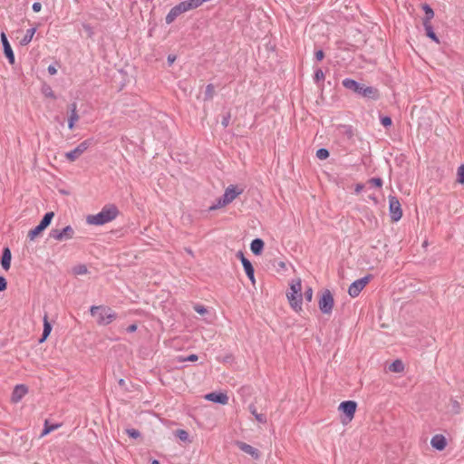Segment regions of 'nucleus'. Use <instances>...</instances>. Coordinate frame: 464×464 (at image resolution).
I'll return each instance as SVG.
<instances>
[{
  "instance_id": "nucleus-1",
  "label": "nucleus",
  "mask_w": 464,
  "mask_h": 464,
  "mask_svg": "<svg viewBox=\"0 0 464 464\" xmlns=\"http://www.w3.org/2000/svg\"><path fill=\"white\" fill-rule=\"evenodd\" d=\"M342 84L347 90H351L353 92L373 101L380 98L379 90L372 86H365L353 79L345 78L343 80Z\"/></svg>"
},
{
  "instance_id": "nucleus-2",
  "label": "nucleus",
  "mask_w": 464,
  "mask_h": 464,
  "mask_svg": "<svg viewBox=\"0 0 464 464\" xmlns=\"http://www.w3.org/2000/svg\"><path fill=\"white\" fill-rule=\"evenodd\" d=\"M119 210L114 205H107L96 215H89L86 221L90 225L102 226L117 218Z\"/></svg>"
},
{
  "instance_id": "nucleus-3",
  "label": "nucleus",
  "mask_w": 464,
  "mask_h": 464,
  "mask_svg": "<svg viewBox=\"0 0 464 464\" xmlns=\"http://www.w3.org/2000/svg\"><path fill=\"white\" fill-rule=\"evenodd\" d=\"M92 316H97V324L108 325L117 318V314L109 306L92 305L90 309Z\"/></svg>"
},
{
  "instance_id": "nucleus-4",
  "label": "nucleus",
  "mask_w": 464,
  "mask_h": 464,
  "mask_svg": "<svg viewBox=\"0 0 464 464\" xmlns=\"http://www.w3.org/2000/svg\"><path fill=\"white\" fill-rule=\"evenodd\" d=\"M290 292L286 294L287 299L289 301L290 306L295 311L299 312L302 310V285L301 280L297 279L295 281H292L290 285Z\"/></svg>"
},
{
  "instance_id": "nucleus-5",
  "label": "nucleus",
  "mask_w": 464,
  "mask_h": 464,
  "mask_svg": "<svg viewBox=\"0 0 464 464\" xmlns=\"http://www.w3.org/2000/svg\"><path fill=\"white\" fill-rule=\"evenodd\" d=\"M334 304V296L330 290L323 291L318 302L320 311L324 314H331Z\"/></svg>"
},
{
  "instance_id": "nucleus-6",
  "label": "nucleus",
  "mask_w": 464,
  "mask_h": 464,
  "mask_svg": "<svg viewBox=\"0 0 464 464\" xmlns=\"http://www.w3.org/2000/svg\"><path fill=\"white\" fill-rule=\"evenodd\" d=\"M92 139H87L82 141L74 150L65 153V158L73 162L78 160L92 145H93Z\"/></svg>"
},
{
  "instance_id": "nucleus-7",
  "label": "nucleus",
  "mask_w": 464,
  "mask_h": 464,
  "mask_svg": "<svg viewBox=\"0 0 464 464\" xmlns=\"http://www.w3.org/2000/svg\"><path fill=\"white\" fill-rule=\"evenodd\" d=\"M356 408L357 403L353 401H345L340 403L338 409L344 413L346 419L343 420V423H347L353 419Z\"/></svg>"
},
{
  "instance_id": "nucleus-8",
  "label": "nucleus",
  "mask_w": 464,
  "mask_h": 464,
  "mask_svg": "<svg viewBox=\"0 0 464 464\" xmlns=\"http://www.w3.org/2000/svg\"><path fill=\"white\" fill-rule=\"evenodd\" d=\"M389 210L392 221L397 222L402 217V210L399 199L394 196H389Z\"/></svg>"
},
{
  "instance_id": "nucleus-9",
  "label": "nucleus",
  "mask_w": 464,
  "mask_h": 464,
  "mask_svg": "<svg viewBox=\"0 0 464 464\" xmlns=\"http://www.w3.org/2000/svg\"><path fill=\"white\" fill-rule=\"evenodd\" d=\"M50 237L58 241L68 240L73 237L74 230L71 226H66L62 230L52 229L50 232Z\"/></svg>"
},
{
  "instance_id": "nucleus-10",
  "label": "nucleus",
  "mask_w": 464,
  "mask_h": 464,
  "mask_svg": "<svg viewBox=\"0 0 464 464\" xmlns=\"http://www.w3.org/2000/svg\"><path fill=\"white\" fill-rule=\"evenodd\" d=\"M372 276H366L362 278H360L356 281H354L348 289V294L352 297H356L360 295L362 290L366 286V285L370 282Z\"/></svg>"
},
{
  "instance_id": "nucleus-11",
  "label": "nucleus",
  "mask_w": 464,
  "mask_h": 464,
  "mask_svg": "<svg viewBox=\"0 0 464 464\" xmlns=\"http://www.w3.org/2000/svg\"><path fill=\"white\" fill-rule=\"evenodd\" d=\"M185 12H188L187 7H186L184 2H180L179 4H178L177 5L172 7L170 9V11L169 12V14L166 15V17H165L166 24H172L177 19L178 16H179L180 14H182Z\"/></svg>"
},
{
  "instance_id": "nucleus-12",
  "label": "nucleus",
  "mask_w": 464,
  "mask_h": 464,
  "mask_svg": "<svg viewBox=\"0 0 464 464\" xmlns=\"http://www.w3.org/2000/svg\"><path fill=\"white\" fill-rule=\"evenodd\" d=\"M242 192V188L239 189L237 186L230 185L226 188L222 197L224 198L225 202H228L230 204Z\"/></svg>"
},
{
  "instance_id": "nucleus-13",
  "label": "nucleus",
  "mask_w": 464,
  "mask_h": 464,
  "mask_svg": "<svg viewBox=\"0 0 464 464\" xmlns=\"http://www.w3.org/2000/svg\"><path fill=\"white\" fill-rule=\"evenodd\" d=\"M1 42H2V44L4 47L5 55L8 59V62L11 64H14V54L12 47H11L5 33L1 34Z\"/></svg>"
},
{
  "instance_id": "nucleus-14",
  "label": "nucleus",
  "mask_w": 464,
  "mask_h": 464,
  "mask_svg": "<svg viewBox=\"0 0 464 464\" xmlns=\"http://www.w3.org/2000/svg\"><path fill=\"white\" fill-rule=\"evenodd\" d=\"M208 401L220 403V404H227L228 396L223 392H210L205 396Z\"/></svg>"
},
{
  "instance_id": "nucleus-15",
  "label": "nucleus",
  "mask_w": 464,
  "mask_h": 464,
  "mask_svg": "<svg viewBox=\"0 0 464 464\" xmlns=\"http://www.w3.org/2000/svg\"><path fill=\"white\" fill-rule=\"evenodd\" d=\"M28 390L25 385H16L12 392V401L18 402L27 393Z\"/></svg>"
},
{
  "instance_id": "nucleus-16",
  "label": "nucleus",
  "mask_w": 464,
  "mask_h": 464,
  "mask_svg": "<svg viewBox=\"0 0 464 464\" xmlns=\"http://www.w3.org/2000/svg\"><path fill=\"white\" fill-rule=\"evenodd\" d=\"M237 445L242 451L251 455L253 458L257 459L259 457L258 450L256 448L252 447L251 445L243 441H237Z\"/></svg>"
},
{
  "instance_id": "nucleus-17",
  "label": "nucleus",
  "mask_w": 464,
  "mask_h": 464,
  "mask_svg": "<svg viewBox=\"0 0 464 464\" xmlns=\"http://www.w3.org/2000/svg\"><path fill=\"white\" fill-rule=\"evenodd\" d=\"M11 259L12 254L11 250L8 247H5L3 249L2 256H1V266L2 267L7 271L11 266Z\"/></svg>"
},
{
  "instance_id": "nucleus-18",
  "label": "nucleus",
  "mask_w": 464,
  "mask_h": 464,
  "mask_svg": "<svg viewBox=\"0 0 464 464\" xmlns=\"http://www.w3.org/2000/svg\"><path fill=\"white\" fill-rule=\"evenodd\" d=\"M430 444L434 449L443 450L447 446V440L443 435H435L431 439Z\"/></svg>"
},
{
  "instance_id": "nucleus-19",
  "label": "nucleus",
  "mask_w": 464,
  "mask_h": 464,
  "mask_svg": "<svg viewBox=\"0 0 464 464\" xmlns=\"http://www.w3.org/2000/svg\"><path fill=\"white\" fill-rule=\"evenodd\" d=\"M242 265L244 266L247 277L252 281V283H255L254 267L251 262L247 258H246L245 256H242Z\"/></svg>"
},
{
  "instance_id": "nucleus-20",
  "label": "nucleus",
  "mask_w": 464,
  "mask_h": 464,
  "mask_svg": "<svg viewBox=\"0 0 464 464\" xmlns=\"http://www.w3.org/2000/svg\"><path fill=\"white\" fill-rule=\"evenodd\" d=\"M264 241L260 238L254 239L250 244V249L255 255H260L264 248Z\"/></svg>"
},
{
  "instance_id": "nucleus-21",
  "label": "nucleus",
  "mask_w": 464,
  "mask_h": 464,
  "mask_svg": "<svg viewBox=\"0 0 464 464\" xmlns=\"http://www.w3.org/2000/svg\"><path fill=\"white\" fill-rule=\"evenodd\" d=\"M422 9L425 13V16L422 20V24H430L434 17V11L428 4L422 5Z\"/></svg>"
},
{
  "instance_id": "nucleus-22",
  "label": "nucleus",
  "mask_w": 464,
  "mask_h": 464,
  "mask_svg": "<svg viewBox=\"0 0 464 464\" xmlns=\"http://www.w3.org/2000/svg\"><path fill=\"white\" fill-rule=\"evenodd\" d=\"M51 331H52V325L48 321L47 314H45L44 317V330H43L42 338L40 339V342L45 341L46 338L50 335Z\"/></svg>"
},
{
  "instance_id": "nucleus-23",
  "label": "nucleus",
  "mask_w": 464,
  "mask_h": 464,
  "mask_svg": "<svg viewBox=\"0 0 464 464\" xmlns=\"http://www.w3.org/2000/svg\"><path fill=\"white\" fill-rule=\"evenodd\" d=\"M248 410L251 412V414L255 416V419L256 420V421H258L259 423H266V415L262 414V413H258L257 411H256V406L254 404H250L248 406Z\"/></svg>"
},
{
  "instance_id": "nucleus-24",
  "label": "nucleus",
  "mask_w": 464,
  "mask_h": 464,
  "mask_svg": "<svg viewBox=\"0 0 464 464\" xmlns=\"http://www.w3.org/2000/svg\"><path fill=\"white\" fill-rule=\"evenodd\" d=\"M423 24V27L425 29L426 35L429 38H430L432 41H434L436 43H439L440 41H439L436 34L433 31V27L431 25V23H430V24Z\"/></svg>"
},
{
  "instance_id": "nucleus-25",
  "label": "nucleus",
  "mask_w": 464,
  "mask_h": 464,
  "mask_svg": "<svg viewBox=\"0 0 464 464\" xmlns=\"http://www.w3.org/2000/svg\"><path fill=\"white\" fill-rule=\"evenodd\" d=\"M53 217H54L53 212L45 213V215L43 217L42 220L40 221L39 226L41 227H43L44 229H45L51 224Z\"/></svg>"
},
{
  "instance_id": "nucleus-26",
  "label": "nucleus",
  "mask_w": 464,
  "mask_h": 464,
  "mask_svg": "<svg viewBox=\"0 0 464 464\" xmlns=\"http://www.w3.org/2000/svg\"><path fill=\"white\" fill-rule=\"evenodd\" d=\"M183 2L187 7V10L189 11L199 7L204 2H207V0H187Z\"/></svg>"
},
{
  "instance_id": "nucleus-27",
  "label": "nucleus",
  "mask_w": 464,
  "mask_h": 464,
  "mask_svg": "<svg viewBox=\"0 0 464 464\" xmlns=\"http://www.w3.org/2000/svg\"><path fill=\"white\" fill-rule=\"evenodd\" d=\"M35 32H36V28H34H34H30V29H28V30L26 31V33H25V35H24V36L23 37V39L21 40V44H22V45H26V44H28L32 41V39H33V37H34V35Z\"/></svg>"
},
{
  "instance_id": "nucleus-28",
  "label": "nucleus",
  "mask_w": 464,
  "mask_h": 464,
  "mask_svg": "<svg viewBox=\"0 0 464 464\" xmlns=\"http://www.w3.org/2000/svg\"><path fill=\"white\" fill-rule=\"evenodd\" d=\"M389 370L392 372H401L404 370V365L401 360H395L390 364Z\"/></svg>"
},
{
  "instance_id": "nucleus-29",
  "label": "nucleus",
  "mask_w": 464,
  "mask_h": 464,
  "mask_svg": "<svg viewBox=\"0 0 464 464\" xmlns=\"http://www.w3.org/2000/svg\"><path fill=\"white\" fill-rule=\"evenodd\" d=\"M228 204H229V203H228V202H225V201H224V198H223V197H221V198H218V199H217V201H216V203H215V204H213L212 206H210V207L208 208V210H209V211H214V210H217V209H218V208H223V207H225V206H227V205H228Z\"/></svg>"
},
{
  "instance_id": "nucleus-30",
  "label": "nucleus",
  "mask_w": 464,
  "mask_h": 464,
  "mask_svg": "<svg viewBox=\"0 0 464 464\" xmlns=\"http://www.w3.org/2000/svg\"><path fill=\"white\" fill-rule=\"evenodd\" d=\"M44 229L41 227L39 225H37L34 228L31 229L28 232V238L30 240H34L37 236H39Z\"/></svg>"
},
{
  "instance_id": "nucleus-31",
  "label": "nucleus",
  "mask_w": 464,
  "mask_h": 464,
  "mask_svg": "<svg viewBox=\"0 0 464 464\" xmlns=\"http://www.w3.org/2000/svg\"><path fill=\"white\" fill-rule=\"evenodd\" d=\"M80 117L77 111L71 112V115L68 119V128L72 130L74 128L75 123L79 121Z\"/></svg>"
},
{
  "instance_id": "nucleus-32",
  "label": "nucleus",
  "mask_w": 464,
  "mask_h": 464,
  "mask_svg": "<svg viewBox=\"0 0 464 464\" xmlns=\"http://www.w3.org/2000/svg\"><path fill=\"white\" fill-rule=\"evenodd\" d=\"M215 94V87L212 83H209L206 86L205 91V101L211 100Z\"/></svg>"
},
{
  "instance_id": "nucleus-33",
  "label": "nucleus",
  "mask_w": 464,
  "mask_h": 464,
  "mask_svg": "<svg viewBox=\"0 0 464 464\" xmlns=\"http://www.w3.org/2000/svg\"><path fill=\"white\" fill-rule=\"evenodd\" d=\"M59 426V424H49L48 420H45L44 429L42 432V436L47 435L51 431L56 430Z\"/></svg>"
},
{
  "instance_id": "nucleus-34",
  "label": "nucleus",
  "mask_w": 464,
  "mask_h": 464,
  "mask_svg": "<svg viewBox=\"0 0 464 464\" xmlns=\"http://www.w3.org/2000/svg\"><path fill=\"white\" fill-rule=\"evenodd\" d=\"M42 92H43V94L45 97H49V98H52V99H56V96H55L53 91L52 90V88L49 85H44L43 87Z\"/></svg>"
},
{
  "instance_id": "nucleus-35",
  "label": "nucleus",
  "mask_w": 464,
  "mask_h": 464,
  "mask_svg": "<svg viewBox=\"0 0 464 464\" xmlns=\"http://www.w3.org/2000/svg\"><path fill=\"white\" fill-rule=\"evenodd\" d=\"M329 151L328 150L326 149H319L317 151H316V157L321 160H326L328 157H329Z\"/></svg>"
},
{
  "instance_id": "nucleus-36",
  "label": "nucleus",
  "mask_w": 464,
  "mask_h": 464,
  "mask_svg": "<svg viewBox=\"0 0 464 464\" xmlns=\"http://www.w3.org/2000/svg\"><path fill=\"white\" fill-rule=\"evenodd\" d=\"M314 79L316 82L324 81V73L322 69L318 68L315 70Z\"/></svg>"
},
{
  "instance_id": "nucleus-37",
  "label": "nucleus",
  "mask_w": 464,
  "mask_h": 464,
  "mask_svg": "<svg viewBox=\"0 0 464 464\" xmlns=\"http://www.w3.org/2000/svg\"><path fill=\"white\" fill-rule=\"evenodd\" d=\"M458 179L457 181L460 184H464V164L458 168Z\"/></svg>"
},
{
  "instance_id": "nucleus-38",
  "label": "nucleus",
  "mask_w": 464,
  "mask_h": 464,
  "mask_svg": "<svg viewBox=\"0 0 464 464\" xmlns=\"http://www.w3.org/2000/svg\"><path fill=\"white\" fill-rule=\"evenodd\" d=\"M368 183L376 188H382V179L381 178H372L368 180Z\"/></svg>"
},
{
  "instance_id": "nucleus-39",
  "label": "nucleus",
  "mask_w": 464,
  "mask_h": 464,
  "mask_svg": "<svg viewBox=\"0 0 464 464\" xmlns=\"http://www.w3.org/2000/svg\"><path fill=\"white\" fill-rule=\"evenodd\" d=\"M176 435L182 441H186L188 439V433L184 430H177Z\"/></svg>"
},
{
  "instance_id": "nucleus-40",
  "label": "nucleus",
  "mask_w": 464,
  "mask_h": 464,
  "mask_svg": "<svg viewBox=\"0 0 464 464\" xmlns=\"http://www.w3.org/2000/svg\"><path fill=\"white\" fill-rule=\"evenodd\" d=\"M126 433L132 439H138L140 437V432L136 429H127Z\"/></svg>"
},
{
  "instance_id": "nucleus-41",
  "label": "nucleus",
  "mask_w": 464,
  "mask_h": 464,
  "mask_svg": "<svg viewBox=\"0 0 464 464\" xmlns=\"http://www.w3.org/2000/svg\"><path fill=\"white\" fill-rule=\"evenodd\" d=\"M381 122L385 128L391 127L392 124V121L389 116H382Z\"/></svg>"
},
{
  "instance_id": "nucleus-42",
  "label": "nucleus",
  "mask_w": 464,
  "mask_h": 464,
  "mask_svg": "<svg viewBox=\"0 0 464 464\" xmlns=\"http://www.w3.org/2000/svg\"><path fill=\"white\" fill-rule=\"evenodd\" d=\"M230 118H231V113L230 111L227 112L224 116H223V119L221 121V124L224 128H227L228 125H229V121H230Z\"/></svg>"
},
{
  "instance_id": "nucleus-43",
  "label": "nucleus",
  "mask_w": 464,
  "mask_h": 464,
  "mask_svg": "<svg viewBox=\"0 0 464 464\" xmlns=\"http://www.w3.org/2000/svg\"><path fill=\"white\" fill-rule=\"evenodd\" d=\"M304 296L305 298V300L307 302H311L312 299H313V289L312 287H307L305 290H304Z\"/></svg>"
},
{
  "instance_id": "nucleus-44",
  "label": "nucleus",
  "mask_w": 464,
  "mask_h": 464,
  "mask_svg": "<svg viewBox=\"0 0 464 464\" xmlns=\"http://www.w3.org/2000/svg\"><path fill=\"white\" fill-rule=\"evenodd\" d=\"M87 267L83 265L75 267L74 272L77 275H84L87 273Z\"/></svg>"
},
{
  "instance_id": "nucleus-45",
  "label": "nucleus",
  "mask_w": 464,
  "mask_h": 464,
  "mask_svg": "<svg viewBox=\"0 0 464 464\" xmlns=\"http://www.w3.org/2000/svg\"><path fill=\"white\" fill-rule=\"evenodd\" d=\"M194 310H195L198 314H202V315H203V314H207V312H208V311H207V309L205 308V306H203V305H201V304H196V305L194 306Z\"/></svg>"
},
{
  "instance_id": "nucleus-46",
  "label": "nucleus",
  "mask_w": 464,
  "mask_h": 464,
  "mask_svg": "<svg viewBox=\"0 0 464 464\" xmlns=\"http://www.w3.org/2000/svg\"><path fill=\"white\" fill-rule=\"evenodd\" d=\"M7 287V282L4 276H0V292L5 291Z\"/></svg>"
},
{
  "instance_id": "nucleus-47",
  "label": "nucleus",
  "mask_w": 464,
  "mask_h": 464,
  "mask_svg": "<svg viewBox=\"0 0 464 464\" xmlns=\"http://www.w3.org/2000/svg\"><path fill=\"white\" fill-rule=\"evenodd\" d=\"M451 405H452V411H453L455 413H459V410H460V405H459V403L457 401H451Z\"/></svg>"
},
{
  "instance_id": "nucleus-48",
  "label": "nucleus",
  "mask_w": 464,
  "mask_h": 464,
  "mask_svg": "<svg viewBox=\"0 0 464 464\" xmlns=\"http://www.w3.org/2000/svg\"><path fill=\"white\" fill-rule=\"evenodd\" d=\"M314 57L317 61H322L324 58V53L323 50H318L314 53Z\"/></svg>"
},
{
  "instance_id": "nucleus-49",
  "label": "nucleus",
  "mask_w": 464,
  "mask_h": 464,
  "mask_svg": "<svg viewBox=\"0 0 464 464\" xmlns=\"http://www.w3.org/2000/svg\"><path fill=\"white\" fill-rule=\"evenodd\" d=\"M32 8H33L34 12L38 13L42 9V5L39 2H35L33 4Z\"/></svg>"
},
{
  "instance_id": "nucleus-50",
  "label": "nucleus",
  "mask_w": 464,
  "mask_h": 464,
  "mask_svg": "<svg viewBox=\"0 0 464 464\" xmlns=\"http://www.w3.org/2000/svg\"><path fill=\"white\" fill-rule=\"evenodd\" d=\"M47 71L51 75H54L57 73V69L54 65H49Z\"/></svg>"
},
{
  "instance_id": "nucleus-51",
  "label": "nucleus",
  "mask_w": 464,
  "mask_h": 464,
  "mask_svg": "<svg viewBox=\"0 0 464 464\" xmlns=\"http://www.w3.org/2000/svg\"><path fill=\"white\" fill-rule=\"evenodd\" d=\"M137 330V324H132L127 327V332L133 333Z\"/></svg>"
},
{
  "instance_id": "nucleus-52",
  "label": "nucleus",
  "mask_w": 464,
  "mask_h": 464,
  "mask_svg": "<svg viewBox=\"0 0 464 464\" xmlns=\"http://www.w3.org/2000/svg\"><path fill=\"white\" fill-rule=\"evenodd\" d=\"M69 109H70L71 112L77 111V104H76V102H72V104H70Z\"/></svg>"
},
{
  "instance_id": "nucleus-53",
  "label": "nucleus",
  "mask_w": 464,
  "mask_h": 464,
  "mask_svg": "<svg viewBox=\"0 0 464 464\" xmlns=\"http://www.w3.org/2000/svg\"><path fill=\"white\" fill-rule=\"evenodd\" d=\"M186 360L189 362H195L198 360V356L196 354H190Z\"/></svg>"
},
{
  "instance_id": "nucleus-54",
  "label": "nucleus",
  "mask_w": 464,
  "mask_h": 464,
  "mask_svg": "<svg viewBox=\"0 0 464 464\" xmlns=\"http://www.w3.org/2000/svg\"><path fill=\"white\" fill-rule=\"evenodd\" d=\"M276 266L281 269H285V263L283 261L276 262Z\"/></svg>"
},
{
  "instance_id": "nucleus-55",
  "label": "nucleus",
  "mask_w": 464,
  "mask_h": 464,
  "mask_svg": "<svg viewBox=\"0 0 464 464\" xmlns=\"http://www.w3.org/2000/svg\"><path fill=\"white\" fill-rule=\"evenodd\" d=\"M362 188H363V185L362 184H357L356 187H355V192L356 193H360Z\"/></svg>"
},
{
  "instance_id": "nucleus-56",
  "label": "nucleus",
  "mask_w": 464,
  "mask_h": 464,
  "mask_svg": "<svg viewBox=\"0 0 464 464\" xmlns=\"http://www.w3.org/2000/svg\"><path fill=\"white\" fill-rule=\"evenodd\" d=\"M242 256H244V254L241 251H238L237 254V256L239 257V259L241 261H242Z\"/></svg>"
},
{
  "instance_id": "nucleus-57",
  "label": "nucleus",
  "mask_w": 464,
  "mask_h": 464,
  "mask_svg": "<svg viewBox=\"0 0 464 464\" xmlns=\"http://www.w3.org/2000/svg\"><path fill=\"white\" fill-rule=\"evenodd\" d=\"M174 60H175V57H173V58H172L171 56H169V57H168V61H169V63H173V62H174Z\"/></svg>"
},
{
  "instance_id": "nucleus-58",
  "label": "nucleus",
  "mask_w": 464,
  "mask_h": 464,
  "mask_svg": "<svg viewBox=\"0 0 464 464\" xmlns=\"http://www.w3.org/2000/svg\"><path fill=\"white\" fill-rule=\"evenodd\" d=\"M150 464H160L159 460L157 459H153Z\"/></svg>"
},
{
  "instance_id": "nucleus-59",
  "label": "nucleus",
  "mask_w": 464,
  "mask_h": 464,
  "mask_svg": "<svg viewBox=\"0 0 464 464\" xmlns=\"http://www.w3.org/2000/svg\"><path fill=\"white\" fill-rule=\"evenodd\" d=\"M119 383L121 385L124 383V381L121 379V380H120Z\"/></svg>"
},
{
  "instance_id": "nucleus-60",
  "label": "nucleus",
  "mask_w": 464,
  "mask_h": 464,
  "mask_svg": "<svg viewBox=\"0 0 464 464\" xmlns=\"http://www.w3.org/2000/svg\"><path fill=\"white\" fill-rule=\"evenodd\" d=\"M371 199H373L375 202H377V200L374 197H371Z\"/></svg>"
}]
</instances>
